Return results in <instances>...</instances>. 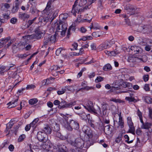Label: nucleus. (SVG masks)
<instances>
[{"label":"nucleus","mask_w":152,"mask_h":152,"mask_svg":"<svg viewBox=\"0 0 152 152\" xmlns=\"http://www.w3.org/2000/svg\"><path fill=\"white\" fill-rule=\"evenodd\" d=\"M141 128L148 129L149 132H152V124L148 122L145 123L144 124H142Z\"/></svg>","instance_id":"obj_18"},{"label":"nucleus","mask_w":152,"mask_h":152,"mask_svg":"<svg viewBox=\"0 0 152 152\" xmlns=\"http://www.w3.org/2000/svg\"><path fill=\"white\" fill-rule=\"evenodd\" d=\"M104 78L100 76H98L97 77L95 80V82L96 83H98L101 82L104 80Z\"/></svg>","instance_id":"obj_44"},{"label":"nucleus","mask_w":152,"mask_h":152,"mask_svg":"<svg viewBox=\"0 0 152 152\" xmlns=\"http://www.w3.org/2000/svg\"><path fill=\"white\" fill-rule=\"evenodd\" d=\"M32 112V110H30L28 113H26L24 115V118L26 119L27 118L29 117Z\"/></svg>","instance_id":"obj_53"},{"label":"nucleus","mask_w":152,"mask_h":152,"mask_svg":"<svg viewBox=\"0 0 152 152\" xmlns=\"http://www.w3.org/2000/svg\"><path fill=\"white\" fill-rule=\"evenodd\" d=\"M51 83L50 82H48L47 80H46V79L43 80L42 82V84L43 85H48V84L50 83Z\"/></svg>","instance_id":"obj_61"},{"label":"nucleus","mask_w":152,"mask_h":152,"mask_svg":"<svg viewBox=\"0 0 152 152\" xmlns=\"http://www.w3.org/2000/svg\"><path fill=\"white\" fill-rule=\"evenodd\" d=\"M45 133L47 134H50L52 132V129L49 125H46L42 129Z\"/></svg>","instance_id":"obj_20"},{"label":"nucleus","mask_w":152,"mask_h":152,"mask_svg":"<svg viewBox=\"0 0 152 152\" xmlns=\"http://www.w3.org/2000/svg\"><path fill=\"white\" fill-rule=\"evenodd\" d=\"M38 102V100L37 98H33L29 100V104L33 105L36 104Z\"/></svg>","instance_id":"obj_37"},{"label":"nucleus","mask_w":152,"mask_h":152,"mask_svg":"<svg viewBox=\"0 0 152 152\" xmlns=\"http://www.w3.org/2000/svg\"><path fill=\"white\" fill-rule=\"evenodd\" d=\"M123 87H128L129 88H131L132 87V84L131 83L127 82H125L123 84Z\"/></svg>","instance_id":"obj_34"},{"label":"nucleus","mask_w":152,"mask_h":152,"mask_svg":"<svg viewBox=\"0 0 152 152\" xmlns=\"http://www.w3.org/2000/svg\"><path fill=\"white\" fill-rule=\"evenodd\" d=\"M124 138H125V139H126L125 140V141L126 142L128 143H131L133 142V140L129 141V138L127 135L126 134L124 135Z\"/></svg>","instance_id":"obj_42"},{"label":"nucleus","mask_w":152,"mask_h":152,"mask_svg":"<svg viewBox=\"0 0 152 152\" xmlns=\"http://www.w3.org/2000/svg\"><path fill=\"white\" fill-rule=\"evenodd\" d=\"M144 89L146 91H149L150 90L149 85L148 84H145L144 86Z\"/></svg>","instance_id":"obj_56"},{"label":"nucleus","mask_w":152,"mask_h":152,"mask_svg":"<svg viewBox=\"0 0 152 152\" xmlns=\"http://www.w3.org/2000/svg\"><path fill=\"white\" fill-rule=\"evenodd\" d=\"M3 17L5 20H7L10 19V17L9 15L8 14H3Z\"/></svg>","instance_id":"obj_52"},{"label":"nucleus","mask_w":152,"mask_h":152,"mask_svg":"<svg viewBox=\"0 0 152 152\" xmlns=\"http://www.w3.org/2000/svg\"><path fill=\"white\" fill-rule=\"evenodd\" d=\"M66 102L65 101L62 100L60 102L59 105L58 106V107L60 109L64 108Z\"/></svg>","instance_id":"obj_35"},{"label":"nucleus","mask_w":152,"mask_h":152,"mask_svg":"<svg viewBox=\"0 0 152 152\" xmlns=\"http://www.w3.org/2000/svg\"><path fill=\"white\" fill-rule=\"evenodd\" d=\"M82 131L90 138L92 137V130L90 128L87 126L84 125L82 128Z\"/></svg>","instance_id":"obj_13"},{"label":"nucleus","mask_w":152,"mask_h":152,"mask_svg":"<svg viewBox=\"0 0 152 152\" xmlns=\"http://www.w3.org/2000/svg\"><path fill=\"white\" fill-rule=\"evenodd\" d=\"M143 79L145 82L148 81L149 79V75H144L143 77Z\"/></svg>","instance_id":"obj_62"},{"label":"nucleus","mask_w":152,"mask_h":152,"mask_svg":"<svg viewBox=\"0 0 152 152\" xmlns=\"http://www.w3.org/2000/svg\"><path fill=\"white\" fill-rule=\"evenodd\" d=\"M30 15L29 14L25 13H20L19 15V18L23 20H25L28 19Z\"/></svg>","instance_id":"obj_24"},{"label":"nucleus","mask_w":152,"mask_h":152,"mask_svg":"<svg viewBox=\"0 0 152 152\" xmlns=\"http://www.w3.org/2000/svg\"><path fill=\"white\" fill-rule=\"evenodd\" d=\"M21 3L20 0H16L13 4L12 8L11 10V12L15 13L17 12L19 8V5Z\"/></svg>","instance_id":"obj_10"},{"label":"nucleus","mask_w":152,"mask_h":152,"mask_svg":"<svg viewBox=\"0 0 152 152\" xmlns=\"http://www.w3.org/2000/svg\"><path fill=\"white\" fill-rule=\"evenodd\" d=\"M71 145L79 148H82L85 145L84 142L80 138H77L75 140H68Z\"/></svg>","instance_id":"obj_3"},{"label":"nucleus","mask_w":152,"mask_h":152,"mask_svg":"<svg viewBox=\"0 0 152 152\" xmlns=\"http://www.w3.org/2000/svg\"><path fill=\"white\" fill-rule=\"evenodd\" d=\"M58 148L59 152H66L67 151V148L66 146L62 144L58 145Z\"/></svg>","instance_id":"obj_26"},{"label":"nucleus","mask_w":152,"mask_h":152,"mask_svg":"<svg viewBox=\"0 0 152 152\" xmlns=\"http://www.w3.org/2000/svg\"><path fill=\"white\" fill-rule=\"evenodd\" d=\"M121 140V137L120 136H118L115 140V142L117 143H119Z\"/></svg>","instance_id":"obj_64"},{"label":"nucleus","mask_w":152,"mask_h":152,"mask_svg":"<svg viewBox=\"0 0 152 152\" xmlns=\"http://www.w3.org/2000/svg\"><path fill=\"white\" fill-rule=\"evenodd\" d=\"M100 125H101V127L102 129H104V131L107 134L109 135L113 132L112 129H111L110 125L104 126V124L102 123L101 124H100Z\"/></svg>","instance_id":"obj_11"},{"label":"nucleus","mask_w":152,"mask_h":152,"mask_svg":"<svg viewBox=\"0 0 152 152\" xmlns=\"http://www.w3.org/2000/svg\"><path fill=\"white\" fill-rule=\"evenodd\" d=\"M78 0H76L75 1L74 4L73 5L71 12L73 15L75 16L76 15V13L78 12V13H81L82 12L84 11L85 9H87L86 7L85 8L82 7L79 4L77 3Z\"/></svg>","instance_id":"obj_5"},{"label":"nucleus","mask_w":152,"mask_h":152,"mask_svg":"<svg viewBox=\"0 0 152 152\" xmlns=\"http://www.w3.org/2000/svg\"><path fill=\"white\" fill-rule=\"evenodd\" d=\"M64 87L66 88V91L67 90L68 91L72 92H74L75 91V89L74 88V86H65Z\"/></svg>","instance_id":"obj_41"},{"label":"nucleus","mask_w":152,"mask_h":152,"mask_svg":"<svg viewBox=\"0 0 152 152\" xmlns=\"http://www.w3.org/2000/svg\"><path fill=\"white\" fill-rule=\"evenodd\" d=\"M18 49L20 50H23L25 48V46L26 45V42H20L18 43Z\"/></svg>","instance_id":"obj_32"},{"label":"nucleus","mask_w":152,"mask_h":152,"mask_svg":"<svg viewBox=\"0 0 152 152\" xmlns=\"http://www.w3.org/2000/svg\"><path fill=\"white\" fill-rule=\"evenodd\" d=\"M91 47L92 50H96V45L94 43H92L91 45Z\"/></svg>","instance_id":"obj_57"},{"label":"nucleus","mask_w":152,"mask_h":152,"mask_svg":"<svg viewBox=\"0 0 152 152\" xmlns=\"http://www.w3.org/2000/svg\"><path fill=\"white\" fill-rule=\"evenodd\" d=\"M65 127L68 131H71L73 129L77 130L79 128V124L77 121L73 120H70L65 125Z\"/></svg>","instance_id":"obj_1"},{"label":"nucleus","mask_w":152,"mask_h":152,"mask_svg":"<svg viewBox=\"0 0 152 152\" xmlns=\"http://www.w3.org/2000/svg\"><path fill=\"white\" fill-rule=\"evenodd\" d=\"M42 33L40 31L36 32L34 35L33 34L30 36L31 37L34 39H40L42 37Z\"/></svg>","instance_id":"obj_25"},{"label":"nucleus","mask_w":152,"mask_h":152,"mask_svg":"<svg viewBox=\"0 0 152 152\" xmlns=\"http://www.w3.org/2000/svg\"><path fill=\"white\" fill-rule=\"evenodd\" d=\"M130 49L132 50H134L135 52L134 54H138L141 52L142 49L139 47L136 46H131Z\"/></svg>","instance_id":"obj_21"},{"label":"nucleus","mask_w":152,"mask_h":152,"mask_svg":"<svg viewBox=\"0 0 152 152\" xmlns=\"http://www.w3.org/2000/svg\"><path fill=\"white\" fill-rule=\"evenodd\" d=\"M52 128L53 131L56 132H58L60 129L59 125L56 123L53 124Z\"/></svg>","instance_id":"obj_29"},{"label":"nucleus","mask_w":152,"mask_h":152,"mask_svg":"<svg viewBox=\"0 0 152 152\" xmlns=\"http://www.w3.org/2000/svg\"><path fill=\"white\" fill-rule=\"evenodd\" d=\"M63 28V29H62L61 31H60L58 32L60 33L62 37H64L65 35V32L67 28L66 25H64Z\"/></svg>","instance_id":"obj_33"},{"label":"nucleus","mask_w":152,"mask_h":152,"mask_svg":"<svg viewBox=\"0 0 152 152\" xmlns=\"http://www.w3.org/2000/svg\"><path fill=\"white\" fill-rule=\"evenodd\" d=\"M92 35L94 37H99L100 35L99 34V32H94L92 33Z\"/></svg>","instance_id":"obj_63"},{"label":"nucleus","mask_w":152,"mask_h":152,"mask_svg":"<svg viewBox=\"0 0 152 152\" xmlns=\"http://www.w3.org/2000/svg\"><path fill=\"white\" fill-rule=\"evenodd\" d=\"M56 135L57 137L62 140H64L65 139V137L63 136L60 132H56Z\"/></svg>","instance_id":"obj_40"},{"label":"nucleus","mask_w":152,"mask_h":152,"mask_svg":"<svg viewBox=\"0 0 152 152\" xmlns=\"http://www.w3.org/2000/svg\"><path fill=\"white\" fill-rule=\"evenodd\" d=\"M39 119L38 118L35 119L30 124L32 127H33L35 124L38 122Z\"/></svg>","instance_id":"obj_46"},{"label":"nucleus","mask_w":152,"mask_h":152,"mask_svg":"<svg viewBox=\"0 0 152 152\" xmlns=\"http://www.w3.org/2000/svg\"><path fill=\"white\" fill-rule=\"evenodd\" d=\"M26 136L25 134H23L21 135L18 139V142H21L25 138Z\"/></svg>","instance_id":"obj_48"},{"label":"nucleus","mask_w":152,"mask_h":152,"mask_svg":"<svg viewBox=\"0 0 152 152\" xmlns=\"http://www.w3.org/2000/svg\"><path fill=\"white\" fill-rule=\"evenodd\" d=\"M103 70L105 71H107L111 70L112 67L111 65L110 64H106L103 67Z\"/></svg>","instance_id":"obj_36"},{"label":"nucleus","mask_w":152,"mask_h":152,"mask_svg":"<svg viewBox=\"0 0 152 152\" xmlns=\"http://www.w3.org/2000/svg\"><path fill=\"white\" fill-rule=\"evenodd\" d=\"M78 115H79L81 118L83 120H86L87 118V116L86 114L84 113H77Z\"/></svg>","instance_id":"obj_38"},{"label":"nucleus","mask_w":152,"mask_h":152,"mask_svg":"<svg viewBox=\"0 0 152 152\" xmlns=\"http://www.w3.org/2000/svg\"><path fill=\"white\" fill-rule=\"evenodd\" d=\"M17 21V19L15 18H12L10 20V21L11 23L13 24H15Z\"/></svg>","instance_id":"obj_55"},{"label":"nucleus","mask_w":152,"mask_h":152,"mask_svg":"<svg viewBox=\"0 0 152 152\" xmlns=\"http://www.w3.org/2000/svg\"><path fill=\"white\" fill-rule=\"evenodd\" d=\"M11 66H1L0 67V69L1 70L0 74L3 75L4 72H7L10 69Z\"/></svg>","instance_id":"obj_23"},{"label":"nucleus","mask_w":152,"mask_h":152,"mask_svg":"<svg viewBox=\"0 0 152 152\" xmlns=\"http://www.w3.org/2000/svg\"><path fill=\"white\" fill-rule=\"evenodd\" d=\"M84 143L85 145L84 147L85 148H88L91 145L90 142L89 141L84 142Z\"/></svg>","instance_id":"obj_54"},{"label":"nucleus","mask_w":152,"mask_h":152,"mask_svg":"<svg viewBox=\"0 0 152 152\" xmlns=\"http://www.w3.org/2000/svg\"><path fill=\"white\" fill-rule=\"evenodd\" d=\"M110 43L108 41L103 42L98 47V49L100 51L107 49L110 47Z\"/></svg>","instance_id":"obj_14"},{"label":"nucleus","mask_w":152,"mask_h":152,"mask_svg":"<svg viewBox=\"0 0 152 152\" xmlns=\"http://www.w3.org/2000/svg\"><path fill=\"white\" fill-rule=\"evenodd\" d=\"M75 101L71 102H70L68 103L66 102L64 108H70L76 104Z\"/></svg>","instance_id":"obj_30"},{"label":"nucleus","mask_w":152,"mask_h":152,"mask_svg":"<svg viewBox=\"0 0 152 152\" xmlns=\"http://www.w3.org/2000/svg\"><path fill=\"white\" fill-rule=\"evenodd\" d=\"M35 87V86L34 85H28L26 88V89L27 90L30 89H31L34 88Z\"/></svg>","instance_id":"obj_60"},{"label":"nucleus","mask_w":152,"mask_h":152,"mask_svg":"<svg viewBox=\"0 0 152 152\" xmlns=\"http://www.w3.org/2000/svg\"><path fill=\"white\" fill-rule=\"evenodd\" d=\"M39 142L41 143H38L39 145L37 146L44 149L43 152H50L51 149L53 147L52 144L49 142Z\"/></svg>","instance_id":"obj_4"},{"label":"nucleus","mask_w":152,"mask_h":152,"mask_svg":"<svg viewBox=\"0 0 152 152\" xmlns=\"http://www.w3.org/2000/svg\"><path fill=\"white\" fill-rule=\"evenodd\" d=\"M130 96L126 97L125 98V99L128 101L129 102H133L135 103L139 101V100L135 99L134 97L131 96L133 95V94H130Z\"/></svg>","instance_id":"obj_27"},{"label":"nucleus","mask_w":152,"mask_h":152,"mask_svg":"<svg viewBox=\"0 0 152 152\" xmlns=\"http://www.w3.org/2000/svg\"><path fill=\"white\" fill-rule=\"evenodd\" d=\"M58 10H57L55 11H54L52 15L47 14V16L44 17V24H46L48 22H49L51 23L58 15Z\"/></svg>","instance_id":"obj_6"},{"label":"nucleus","mask_w":152,"mask_h":152,"mask_svg":"<svg viewBox=\"0 0 152 152\" xmlns=\"http://www.w3.org/2000/svg\"><path fill=\"white\" fill-rule=\"evenodd\" d=\"M37 137L39 141L42 142H46L48 139V135L42 131L37 132Z\"/></svg>","instance_id":"obj_9"},{"label":"nucleus","mask_w":152,"mask_h":152,"mask_svg":"<svg viewBox=\"0 0 152 152\" xmlns=\"http://www.w3.org/2000/svg\"><path fill=\"white\" fill-rule=\"evenodd\" d=\"M56 40L55 34L53 35L46 34L44 38L42 47H45L46 45H50L51 44L54 43Z\"/></svg>","instance_id":"obj_2"},{"label":"nucleus","mask_w":152,"mask_h":152,"mask_svg":"<svg viewBox=\"0 0 152 152\" xmlns=\"http://www.w3.org/2000/svg\"><path fill=\"white\" fill-rule=\"evenodd\" d=\"M145 102L148 104H151L152 102V98L148 96H146L145 98Z\"/></svg>","instance_id":"obj_39"},{"label":"nucleus","mask_w":152,"mask_h":152,"mask_svg":"<svg viewBox=\"0 0 152 152\" xmlns=\"http://www.w3.org/2000/svg\"><path fill=\"white\" fill-rule=\"evenodd\" d=\"M52 2V0H49L46 7L43 10L44 12L47 14L52 15L54 12L56 10H54L53 7L51 6Z\"/></svg>","instance_id":"obj_7"},{"label":"nucleus","mask_w":152,"mask_h":152,"mask_svg":"<svg viewBox=\"0 0 152 152\" xmlns=\"http://www.w3.org/2000/svg\"><path fill=\"white\" fill-rule=\"evenodd\" d=\"M10 39V37H7L5 39H0L1 40V42H3V44L4 43V41L5 43H7L9 42Z\"/></svg>","instance_id":"obj_50"},{"label":"nucleus","mask_w":152,"mask_h":152,"mask_svg":"<svg viewBox=\"0 0 152 152\" xmlns=\"http://www.w3.org/2000/svg\"><path fill=\"white\" fill-rule=\"evenodd\" d=\"M150 26L148 25H144L142 27V31L144 33H148L150 32Z\"/></svg>","instance_id":"obj_31"},{"label":"nucleus","mask_w":152,"mask_h":152,"mask_svg":"<svg viewBox=\"0 0 152 152\" xmlns=\"http://www.w3.org/2000/svg\"><path fill=\"white\" fill-rule=\"evenodd\" d=\"M62 50V49L61 48H59L57 49L56 51V54L57 56H58L61 53V51Z\"/></svg>","instance_id":"obj_59"},{"label":"nucleus","mask_w":152,"mask_h":152,"mask_svg":"<svg viewBox=\"0 0 152 152\" xmlns=\"http://www.w3.org/2000/svg\"><path fill=\"white\" fill-rule=\"evenodd\" d=\"M66 91V88H63L61 90H59L57 91L58 94L59 95H60L64 94Z\"/></svg>","instance_id":"obj_43"},{"label":"nucleus","mask_w":152,"mask_h":152,"mask_svg":"<svg viewBox=\"0 0 152 152\" xmlns=\"http://www.w3.org/2000/svg\"><path fill=\"white\" fill-rule=\"evenodd\" d=\"M13 124H14L12 122H11L9 123L7 125L6 129H8V130H9V129H11L13 126Z\"/></svg>","instance_id":"obj_51"},{"label":"nucleus","mask_w":152,"mask_h":152,"mask_svg":"<svg viewBox=\"0 0 152 152\" xmlns=\"http://www.w3.org/2000/svg\"><path fill=\"white\" fill-rule=\"evenodd\" d=\"M119 53V52L117 50H115L114 51H111L110 56H115L116 55L118 54Z\"/></svg>","instance_id":"obj_49"},{"label":"nucleus","mask_w":152,"mask_h":152,"mask_svg":"<svg viewBox=\"0 0 152 152\" xmlns=\"http://www.w3.org/2000/svg\"><path fill=\"white\" fill-rule=\"evenodd\" d=\"M17 98L15 99L14 100H12L11 102H9L7 105L9 104L10 105L8 106V107L9 108H10L12 107H16L17 105V102L18 100V97H17L15 96Z\"/></svg>","instance_id":"obj_19"},{"label":"nucleus","mask_w":152,"mask_h":152,"mask_svg":"<svg viewBox=\"0 0 152 152\" xmlns=\"http://www.w3.org/2000/svg\"><path fill=\"white\" fill-rule=\"evenodd\" d=\"M83 106L86 109L91 113L94 108L93 103L92 102L90 101H88Z\"/></svg>","instance_id":"obj_15"},{"label":"nucleus","mask_w":152,"mask_h":152,"mask_svg":"<svg viewBox=\"0 0 152 152\" xmlns=\"http://www.w3.org/2000/svg\"><path fill=\"white\" fill-rule=\"evenodd\" d=\"M59 67L57 66H53L51 67L50 69L51 70L56 71L58 70Z\"/></svg>","instance_id":"obj_58"},{"label":"nucleus","mask_w":152,"mask_h":152,"mask_svg":"<svg viewBox=\"0 0 152 152\" xmlns=\"http://www.w3.org/2000/svg\"><path fill=\"white\" fill-rule=\"evenodd\" d=\"M95 88V87H89V86H86L84 87V88H83L80 89L79 91H80V90L82 89L83 90H86L87 91H88L89 90H94Z\"/></svg>","instance_id":"obj_45"},{"label":"nucleus","mask_w":152,"mask_h":152,"mask_svg":"<svg viewBox=\"0 0 152 152\" xmlns=\"http://www.w3.org/2000/svg\"><path fill=\"white\" fill-rule=\"evenodd\" d=\"M101 107L103 115H107V110L109 108V105L106 102H104L101 104Z\"/></svg>","instance_id":"obj_16"},{"label":"nucleus","mask_w":152,"mask_h":152,"mask_svg":"<svg viewBox=\"0 0 152 152\" xmlns=\"http://www.w3.org/2000/svg\"><path fill=\"white\" fill-rule=\"evenodd\" d=\"M12 52L13 53H16L18 49V43H15L14 44H12Z\"/></svg>","instance_id":"obj_28"},{"label":"nucleus","mask_w":152,"mask_h":152,"mask_svg":"<svg viewBox=\"0 0 152 152\" xmlns=\"http://www.w3.org/2000/svg\"><path fill=\"white\" fill-rule=\"evenodd\" d=\"M57 27L56 29V31L55 33V35L57 34H58V32L61 31L62 29H63V27L64 25H66V24L64 23L60 22L58 24H57Z\"/></svg>","instance_id":"obj_22"},{"label":"nucleus","mask_w":152,"mask_h":152,"mask_svg":"<svg viewBox=\"0 0 152 152\" xmlns=\"http://www.w3.org/2000/svg\"><path fill=\"white\" fill-rule=\"evenodd\" d=\"M119 118V121L118 122L117 121L115 120L114 119V126L115 129H116L118 127H120L121 128L124 127V121L122 119V118L121 116V113L118 114Z\"/></svg>","instance_id":"obj_8"},{"label":"nucleus","mask_w":152,"mask_h":152,"mask_svg":"<svg viewBox=\"0 0 152 152\" xmlns=\"http://www.w3.org/2000/svg\"><path fill=\"white\" fill-rule=\"evenodd\" d=\"M127 124L129 128V132L133 134H134L135 129L133 126V123L132 121V118L130 117L127 118Z\"/></svg>","instance_id":"obj_12"},{"label":"nucleus","mask_w":152,"mask_h":152,"mask_svg":"<svg viewBox=\"0 0 152 152\" xmlns=\"http://www.w3.org/2000/svg\"><path fill=\"white\" fill-rule=\"evenodd\" d=\"M28 55L29 54H27L26 53L23 54H19L18 55V57L19 58L23 59L26 58Z\"/></svg>","instance_id":"obj_47"},{"label":"nucleus","mask_w":152,"mask_h":152,"mask_svg":"<svg viewBox=\"0 0 152 152\" xmlns=\"http://www.w3.org/2000/svg\"><path fill=\"white\" fill-rule=\"evenodd\" d=\"M91 113H93L94 114L99 115H103L102 112L100 107L97 105L96 107H94Z\"/></svg>","instance_id":"obj_17"}]
</instances>
